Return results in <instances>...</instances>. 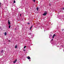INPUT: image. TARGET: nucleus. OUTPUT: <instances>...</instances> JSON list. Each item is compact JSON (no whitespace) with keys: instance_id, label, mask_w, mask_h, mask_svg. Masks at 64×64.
I'll return each mask as SVG.
<instances>
[{"instance_id":"nucleus-1","label":"nucleus","mask_w":64,"mask_h":64,"mask_svg":"<svg viewBox=\"0 0 64 64\" xmlns=\"http://www.w3.org/2000/svg\"><path fill=\"white\" fill-rule=\"evenodd\" d=\"M47 14V12H45L43 14V15H44V16H46Z\"/></svg>"},{"instance_id":"nucleus-2","label":"nucleus","mask_w":64,"mask_h":64,"mask_svg":"<svg viewBox=\"0 0 64 64\" xmlns=\"http://www.w3.org/2000/svg\"><path fill=\"white\" fill-rule=\"evenodd\" d=\"M17 60L16 59V60H14V63H15L16 62V61H17Z\"/></svg>"},{"instance_id":"nucleus-3","label":"nucleus","mask_w":64,"mask_h":64,"mask_svg":"<svg viewBox=\"0 0 64 64\" xmlns=\"http://www.w3.org/2000/svg\"><path fill=\"white\" fill-rule=\"evenodd\" d=\"M27 58L28 59V60H30V59H31V58H30V57L29 56H28L27 57Z\"/></svg>"},{"instance_id":"nucleus-4","label":"nucleus","mask_w":64,"mask_h":64,"mask_svg":"<svg viewBox=\"0 0 64 64\" xmlns=\"http://www.w3.org/2000/svg\"><path fill=\"white\" fill-rule=\"evenodd\" d=\"M15 48L16 49H17V44H16L15 46Z\"/></svg>"},{"instance_id":"nucleus-5","label":"nucleus","mask_w":64,"mask_h":64,"mask_svg":"<svg viewBox=\"0 0 64 64\" xmlns=\"http://www.w3.org/2000/svg\"><path fill=\"white\" fill-rule=\"evenodd\" d=\"M51 37H52V35L51 34H50V35L49 38H50V39H51Z\"/></svg>"},{"instance_id":"nucleus-6","label":"nucleus","mask_w":64,"mask_h":64,"mask_svg":"<svg viewBox=\"0 0 64 64\" xmlns=\"http://www.w3.org/2000/svg\"><path fill=\"white\" fill-rule=\"evenodd\" d=\"M9 20H8V25H10V22H9Z\"/></svg>"},{"instance_id":"nucleus-7","label":"nucleus","mask_w":64,"mask_h":64,"mask_svg":"<svg viewBox=\"0 0 64 64\" xmlns=\"http://www.w3.org/2000/svg\"><path fill=\"white\" fill-rule=\"evenodd\" d=\"M1 53H2L4 52V50H2L1 52Z\"/></svg>"},{"instance_id":"nucleus-8","label":"nucleus","mask_w":64,"mask_h":64,"mask_svg":"<svg viewBox=\"0 0 64 64\" xmlns=\"http://www.w3.org/2000/svg\"><path fill=\"white\" fill-rule=\"evenodd\" d=\"M32 27H33V26H31V27H30V30H31V28H32Z\"/></svg>"},{"instance_id":"nucleus-9","label":"nucleus","mask_w":64,"mask_h":64,"mask_svg":"<svg viewBox=\"0 0 64 64\" xmlns=\"http://www.w3.org/2000/svg\"><path fill=\"white\" fill-rule=\"evenodd\" d=\"M6 35H7V33H6V32H5L4 33V35L6 36Z\"/></svg>"},{"instance_id":"nucleus-10","label":"nucleus","mask_w":64,"mask_h":64,"mask_svg":"<svg viewBox=\"0 0 64 64\" xmlns=\"http://www.w3.org/2000/svg\"><path fill=\"white\" fill-rule=\"evenodd\" d=\"M10 27H11V26H10V25L9 26V28H10Z\"/></svg>"},{"instance_id":"nucleus-11","label":"nucleus","mask_w":64,"mask_h":64,"mask_svg":"<svg viewBox=\"0 0 64 64\" xmlns=\"http://www.w3.org/2000/svg\"><path fill=\"white\" fill-rule=\"evenodd\" d=\"M26 47V46H25L24 48V49H25Z\"/></svg>"},{"instance_id":"nucleus-12","label":"nucleus","mask_w":64,"mask_h":64,"mask_svg":"<svg viewBox=\"0 0 64 64\" xmlns=\"http://www.w3.org/2000/svg\"><path fill=\"white\" fill-rule=\"evenodd\" d=\"M38 9H39V8H38V7H37V11H38Z\"/></svg>"},{"instance_id":"nucleus-13","label":"nucleus","mask_w":64,"mask_h":64,"mask_svg":"<svg viewBox=\"0 0 64 64\" xmlns=\"http://www.w3.org/2000/svg\"><path fill=\"white\" fill-rule=\"evenodd\" d=\"M55 36H56V35H55V34H54L53 36V37H55Z\"/></svg>"},{"instance_id":"nucleus-14","label":"nucleus","mask_w":64,"mask_h":64,"mask_svg":"<svg viewBox=\"0 0 64 64\" xmlns=\"http://www.w3.org/2000/svg\"><path fill=\"white\" fill-rule=\"evenodd\" d=\"M29 35H31V33H29V34H28Z\"/></svg>"},{"instance_id":"nucleus-15","label":"nucleus","mask_w":64,"mask_h":64,"mask_svg":"<svg viewBox=\"0 0 64 64\" xmlns=\"http://www.w3.org/2000/svg\"><path fill=\"white\" fill-rule=\"evenodd\" d=\"M32 1H34V2H35V0H32Z\"/></svg>"},{"instance_id":"nucleus-16","label":"nucleus","mask_w":64,"mask_h":64,"mask_svg":"<svg viewBox=\"0 0 64 64\" xmlns=\"http://www.w3.org/2000/svg\"><path fill=\"white\" fill-rule=\"evenodd\" d=\"M15 3V1L14 0V3Z\"/></svg>"},{"instance_id":"nucleus-17","label":"nucleus","mask_w":64,"mask_h":64,"mask_svg":"<svg viewBox=\"0 0 64 64\" xmlns=\"http://www.w3.org/2000/svg\"><path fill=\"white\" fill-rule=\"evenodd\" d=\"M1 3L0 2V7H1Z\"/></svg>"},{"instance_id":"nucleus-18","label":"nucleus","mask_w":64,"mask_h":64,"mask_svg":"<svg viewBox=\"0 0 64 64\" xmlns=\"http://www.w3.org/2000/svg\"><path fill=\"white\" fill-rule=\"evenodd\" d=\"M28 24H30V23H29V22H28Z\"/></svg>"},{"instance_id":"nucleus-19","label":"nucleus","mask_w":64,"mask_h":64,"mask_svg":"<svg viewBox=\"0 0 64 64\" xmlns=\"http://www.w3.org/2000/svg\"><path fill=\"white\" fill-rule=\"evenodd\" d=\"M23 50L24 51H26V50Z\"/></svg>"},{"instance_id":"nucleus-20","label":"nucleus","mask_w":64,"mask_h":64,"mask_svg":"<svg viewBox=\"0 0 64 64\" xmlns=\"http://www.w3.org/2000/svg\"><path fill=\"white\" fill-rule=\"evenodd\" d=\"M20 16H21V14H20Z\"/></svg>"},{"instance_id":"nucleus-21","label":"nucleus","mask_w":64,"mask_h":64,"mask_svg":"<svg viewBox=\"0 0 64 64\" xmlns=\"http://www.w3.org/2000/svg\"><path fill=\"white\" fill-rule=\"evenodd\" d=\"M53 39H52L51 40H52V41H53Z\"/></svg>"},{"instance_id":"nucleus-22","label":"nucleus","mask_w":64,"mask_h":64,"mask_svg":"<svg viewBox=\"0 0 64 64\" xmlns=\"http://www.w3.org/2000/svg\"><path fill=\"white\" fill-rule=\"evenodd\" d=\"M52 38H54V36H52Z\"/></svg>"},{"instance_id":"nucleus-23","label":"nucleus","mask_w":64,"mask_h":64,"mask_svg":"<svg viewBox=\"0 0 64 64\" xmlns=\"http://www.w3.org/2000/svg\"><path fill=\"white\" fill-rule=\"evenodd\" d=\"M63 10H64V8H63Z\"/></svg>"},{"instance_id":"nucleus-24","label":"nucleus","mask_w":64,"mask_h":64,"mask_svg":"<svg viewBox=\"0 0 64 64\" xmlns=\"http://www.w3.org/2000/svg\"><path fill=\"white\" fill-rule=\"evenodd\" d=\"M29 61H31V60H29Z\"/></svg>"},{"instance_id":"nucleus-25","label":"nucleus","mask_w":64,"mask_h":64,"mask_svg":"<svg viewBox=\"0 0 64 64\" xmlns=\"http://www.w3.org/2000/svg\"><path fill=\"white\" fill-rule=\"evenodd\" d=\"M63 30H64V29H63L62 30L63 31Z\"/></svg>"},{"instance_id":"nucleus-26","label":"nucleus","mask_w":64,"mask_h":64,"mask_svg":"<svg viewBox=\"0 0 64 64\" xmlns=\"http://www.w3.org/2000/svg\"><path fill=\"white\" fill-rule=\"evenodd\" d=\"M44 31H45V30H44Z\"/></svg>"},{"instance_id":"nucleus-27","label":"nucleus","mask_w":64,"mask_h":64,"mask_svg":"<svg viewBox=\"0 0 64 64\" xmlns=\"http://www.w3.org/2000/svg\"><path fill=\"white\" fill-rule=\"evenodd\" d=\"M9 41H10V40H9Z\"/></svg>"}]
</instances>
